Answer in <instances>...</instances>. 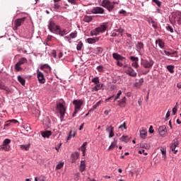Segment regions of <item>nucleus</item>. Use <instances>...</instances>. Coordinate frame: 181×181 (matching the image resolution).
I'll list each match as a JSON object with an SVG mask.
<instances>
[{
	"label": "nucleus",
	"instance_id": "f257e3e1",
	"mask_svg": "<svg viewBox=\"0 0 181 181\" xmlns=\"http://www.w3.org/2000/svg\"><path fill=\"white\" fill-rule=\"evenodd\" d=\"M98 3L100 5V6H103V8H106L109 12H111L112 9H114V4L115 2L111 3L110 0H98Z\"/></svg>",
	"mask_w": 181,
	"mask_h": 181
},
{
	"label": "nucleus",
	"instance_id": "f03ea898",
	"mask_svg": "<svg viewBox=\"0 0 181 181\" xmlns=\"http://www.w3.org/2000/svg\"><path fill=\"white\" fill-rule=\"evenodd\" d=\"M107 28H108V26L105 24L101 25L100 26L95 28L94 30H93L92 31H90V35L92 36H98V35H100V33H104V32H105V30H107Z\"/></svg>",
	"mask_w": 181,
	"mask_h": 181
},
{
	"label": "nucleus",
	"instance_id": "7ed1b4c3",
	"mask_svg": "<svg viewBox=\"0 0 181 181\" xmlns=\"http://www.w3.org/2000/svg\"><path fill=\"white\" fill-rule=\"evenodd\" d=\"M83 103H84V101H83V100H74L73 101V104H74V105H75V107H74L75 110L72 115V117L74 118L77 115V112H78V111H80V108H81V105H83Z\"/></svg>",
	"mask_w": 181,
	"mask_h": 181
},
{
	"label": "nucleus",
	"instance_id": "20e7f679",
	"mask_svg": "<svg viewBox=\"0 0 181 181\" xmlns=\"http://www.w3.org/2000/svg\"><path fill=\"white\" fill-rule=\"evenodd\" d=\"M48 29L52 32V33H59V30H60V26L56 25L54 21H49L48 24Z\"/></svg>",
	"mask_w": 181,
	"mask_h": 181
},
{
	"label": "nucleus",
	"instance_id": "39448f33",
	"mask_svg": "<svg viewBox=\"0 0 181 181\" xmlns=\"http://www.w3.org/2000/svg\"><path fill=\"white\" fill-rule=\"evenodd\" d=\"M57 110L59 112L61 119H63V118H64V114H66V107H64V105H63V103H58L57 105Z\"/></svg>",
	"mask_w": 181,
	"mask_h": 181
},
{
	"label": "nucleus",
	"instance_id": "423d86ee",
	"mask_svg": "<svg viewBox=\"0 0 181 181\" xmlns=\"http://www.w3.org/2000/svg\"><path fill=\"white\" fill-rule=\"evenodd\" d=\"M153 60L149 59H144L141 62V64L144 67V69H152V66L154 64Z\"/></svg>",
	"mask_w": 181,
	"mask_h": 181
},
{
	"label": "nucleus",
	"instance_id": "0eeeda50",
	"mask_svg": "<svg viewBox=\"0 0 181 181\" xmlns=\"http://www.w3.org/2000/svg\"><path fill=\"white\" fill-rule=\"evenodd\" d=\"M37 77L38 78V81L40 84H45L46 83V78H45V75L42 71L37 70Z\"/></svg>",
	"mask_w": 181,
	"mask_h": 181
},
{
	"label": "nucleus",
	"instance_id": "6e6552de",
	"mask_svg": "<svg viewBox=\"0 0 181 181\" xmlns=\"http://www.w3.org/2000/svg\"><path fill=\"white\" fill-rule=\"evenodd\" d=\"M26 21V18L23 17L22 18H18L14 21V29H18L20 26L23 25V23Z\"/></svg>",
	"mask_w": 181,
	"mask_h": 181
},
{
	"label": "nucleus",
	"instance_id": "1a4fd4ad",
	"mask_svg": "<svg viewBox=\"0 0 181 181\" xmlns=\"http://www.w3.org/2000/svg\"><path fill=\"white\" fill-rule=\"evenodd\" d=\"M179 146V140L177 139H175L173 141V144L170 146V149L172 152H173L175 154L177 153V150H176V147Z\"/></svg>",
	"mask_w": 181,
	"mask_h": 181
},
{
	"label": "nucleus",
	"instance_id": "9d476101",
	"mask_svg": "<svg viewBox=\"0 0 181 181\" xmlns=\"http://www.w3.org/2000/svg\"><path fill=\"white\" fill-rule=\"evenodd\" d=\"M126 74L130 76V77H136V71L131 66H128V69L125 71Z\"/></svg>",
	"mask_w": 181,
	"mask_h": 181
},
{
	"label": "nucleus",
	"instance_id": "9b49d317",
	"mask_svg": "<svg viewBox=\"0 0 181 181\" xmlns=\"http://www.w3.org/2000/svg\"><path fill=\"white\" fill-rule=\"evenodd\" d=\"M158 132L160 135V136H165L168 134V129H166V126H160L158 128Z\"/></svg>",
	"mask_w": 181,
	"mask_h": 181
},
{
	"label": "nucleus",
	"instance_id": "f8f14e48",
	"mask_svg": "<svg viewBox=\"0 0 181 181\" xmlns=\"http://www.w3.org/2000/svg\"><path fill=\"white\" fill-rule=\"evenodd\" d=\"M117 105L121 108H125L127 106V97L124 96L121 100H117Z\"/></svg>",
	"mask_w": 181,
	"mask_h": 181
},
{
	"label": "nucleus",
	"instance_id": "ddd939ff",
	"mask_svg": "<svg viewBox=\"0 0 181 181\" xmlns=\"http://www.w3.org/2000/svg\"><path fill=\"white\" fill-rule=\"evenodd\" d=\"M90 12L92 13H94V14H97V13H100V14H103L104 13V8H101V7H94L91 11Z\"/></svg>",
	"mask_w": 181,
	"mask_h": 181
},
{
	"label": "nucleus",
	"instance_id": "4468645a",
	"mask_svg": "<svg viewBox=\"0 0 181 181\" xmlns=\"http://www.w3.org/2000/svg\"><path fill=\"white\" fill-rule=\"evenodd\" d=\"M0 88L1 90H4L6 94H9V93H11V89H9V88H8L7 86H4V82L1 79H0Z\"/></svg>",
	"mask_w": 181,
	"mask_h": 181
},
{
	"label": "nucleus",
	"instance_id": "2eb2a0df",
	"mask_svg": "<svg viewBox=\"0 0 181 181\" xmlns=\"http://www.w3.org/2000/svg\"><path fill=\"white\" fill-rule=\"evenodd\" d=\"M106 131L107 132H109V138H112L114 136V127L112 126H107Z\"/></svg>",
	"mask_w": 181,
	"mask_h": 181
},
{
	"label": "nucleus",
	"instance_id": "dca6fc26",
	"mask_svg": "<svg viewBox=\"0 0 181 181\" xmlns=\"http://www.w3.org/2000/svg\"><path fill=\"white\" fill-rule=\"evenodd\" d=\"M147 22H148V23H151L153 29H158V22L153 21L151 18H148L147 19Z\"/></svg>",
	"mask_w": 181,
	"mask_h": 181
},
{
	"label": "nucleus",
	"instance_id": "f3484780",
	"mask_svg": "<svg viewBox=\"0 0 181 181\" xmlns=\"http://www.w3.org/2000/svg\"><path fill=\"white\" fill-rule=\"evenodd\" d=\"M41 135L42 138H49L52 136V131L47 130L41 132Z\"/></svg>",
	"mask_w": 181,
	"mask_h": 181
},
{
	"label": "nucleus",
	"instance_id": "a211bd4d",
	"mask_svg": "<svg viewBox=\"0 0 181 181\" xmlns=\"http://www.w3.org/2000/svg\"><path fill=\"white\" fill-rule=\"evenodd\" d=\"M99 40H100V37H93V38L90 37L86 40L88 43H89L90 45H93V43H95L96 42H98Z\"/></svg>",
	"mask_w": 181,
	"mask_h": 181
},
{
	"label": "nucleus",
	"instance_id": "6ab92c4d",
	"mask_svg": "<svg viewBox=\"0 0 181 181\" xmlns=\"http://www.w3.org/2000/svg\"><path fill=\"white\" fill-rule=\"evenodd\" d=\"M112 57L113 59H115V60H124V59H125V57L119 55V54L118 53H113L112 54Z\"/></svg>",
	"mask_w": 181,
	"mask_h": 181
},
{
	"label": "nucleus",
	"instance_id": "aec40b11",
	"mask_svg": "<svg viewBox=\"0 0 181 181\" xmlns=\"http://www.w3.org/2000/svg\"><path fill=\"white\" fill-rule=\"evenodd\" d=\"M76 136V132L71 129L69 133V136L66 138V141H70L71 138H74Z\"/></svg>",
	"mask_w": 181,
	"mask_h": 181
},
{
	"label": "nucleus",
	"instance_id": "412c9836",
	"mask_svg": "<svg viewBox=\"0 0 181 181\" xmlns=\"http://www.w3.org/2000/svg\"><path fill=\"white\" fill-rule=\"evenodd\" d=\"M158 43L159 47H160L161 49H163V47H165V42L161 39H158L157 40H156V45H158Z\"/></svg>",
	"mask_w": 181,
	"mask_h": 181
},
{
	"label": "nucleus",
	"instance_id": "4be33fe9",
	"mask_svg": "<svg viewBox=\"0 0 181 181\" xmlns=\"http://www.w3.org/2000/svg\"><path fill=\"white\" fill-rule=\"evenodd\" d=\"M103 88V84L98 83L92 88V91H98Z\"/></svg>",
	"mask_w": 181,
	"mask_h": 181
},
{
	"label": "nucleus",
	"instance_id": "5701e85b",
	"mask_svg": "<svg viewBox=\"0 0 181 181\" xmlns=\"http://www.w3.org/2000/svg\"><path fill=\"white\" fill-rule=\"evenodd\" d=\"M79 170H80V172H84V170H86V161L85 160L81 161V164L79 166Z\"/></svg>",
	"mask_w": 181,
	"mask_h": 181
},
{
	"label": "nucleus",
	"instance_id": "b1692460",
	"mask_svg": "<svg viewBox=\"0 0 181 181\" xmlns=\"http://www.w3.org/2000/svg\"><path fill=\"white\" fill-rule=\"evenodd\" d=\"M0 151H5L6 152H8L11 151V146H6L2 144L0 147Z\"/></svg>",
	"mask_w": 181,
	"mask_h": 181
},
{
	"label": "nucleus",
	"instance_id": "393cba45",
	"mask_svg": "<svg viewBox=\"0 0 181 181\" xmlns=\"http://www.w3.org/2000/svg\"><path fill=\"white\" fill-rule=\"evenodd\" d=\"M147 134H148V132H146V130L144 129L140 130V136L141 138H143V139H145V138H146Z\"/></svg>",
	"mask_w": 181,
	"mask_h": 181
},
{
	"label": "nucleus",
	"instance_id": "a878e982",
	"mask_svg": "<svg viewBox=\"0 0 181 181\" xmlns=\"http://www.w3.org/2000/svg\"><path fill=\"white\" fill-rule=\"evenodd\" d=\"M57 35L64 36V35H67V30L66 29L62 30V28L59 27V30H58V33Z\"/></svg>",
	"mask_w": 181,
	"mask_h": 181
},
{
	"label": "nucleus",
	"instance_id": "bb28decb",
	"mask_svg": "<svg viewBox=\"0 0 181 181\" xmlns=\"http://www.w3.org/2000/svg\"><path fill=\"white\" fill-rule=\"evenodd\" d=\"M144 83V78H140L138 82H136L134 83V87H136L137 88H139L142 86V83Z\"/></svg>",
	"mask_w": 181,
	"mask_h": 181
},
{
	"label": "nucleus",
	"instance_id": "cd10ccee",
	"mask_svg": "<svg viewBox=\"0 0 181 181\" xmlns=\"http://www.w3.org/2000/svg\"><path fill=\"white\" fill-rule=\"evenodd\" d=\"M91 21H93V16H85L83 17V21L86 22L87 23L91 22Z\"/></svg>",
	"mask_w": 181,
	"mask_h": 181
},
{
	"label": "nucleus",
	"instance_id": "c85d7f7f",
	"mask_svg": "<svg viewBox=\"0 0 181 181\" xmlns=\"http://www.w3.org/2000/svg\"><path fill=\"white\" fill-rule=\"evenodd\" d=\"M17 63H18L20 66H22V64H25V63H28V59L25 57H22L20 59V60Z\"/></svg>",
	"mask_w": 181,
	"mask_h": 181
},
{
	"label": "nucleus",
	"instance_id": "c756f323",
	"mask_svg": "<svg viewBox=\"0 0 181 181\" xmlns=\"http://www.w3.org/2000/svg\"><path fill=\"white\" fill-rule=\"evenodd\" d=\"M78 156H80V154H78L77 152H75L72 154V162H76L77 159H78Z\"/></svg>",
	"mask_w": 181,
	"mask_h": 181
},
{
	"label": "nucleus",
	"instance_id": "7c9ffc66",
	"mask_svg": "<svg viewBox=\"0 0 181 181\" xmlns=\"http://www.w3.org/2000/svg\"><path fill=\"white\" fill-rule=\"evenodd\" d=\"M116 146H117V140L115 139L114 141L111 143L107 151H110V149H114V148H115Z\"/></svg>",
	"mask_w": 181,
	"mask_h": 181
},
{
	"label": "nucleus",
	"instance_id": "2f4dec72",
	"mask_svg": "<svg viewBox=\"0 0 181 181\" xmlns=\"http://www.w3.org/2000/svg\"><path fill=\"white\" fill-rule=\"evenodd\" d=\"M20 148L21 149H22V151H29V148H30V144L21 145Z\"/></svg>",
	"mask_w": 181,
	"mask_h": 181
},
{
	"label": "nucleus",
	"instance_id": "473e14b6",
	"mask_svg": "<svg viewBox=\"0 0 181 181\" xmlns=\"http://www.w3.org/2000/svg\"><path fill=\"white\" fill-rule=\"evenodd\" d=\"M174 69H175V66L173 65L167 66V70H168V71H170L171 74H173V73H175Z\"/></svg>",
	"mask_w": 181,
	"mask_h": 181
},
{
	"label": "nucleus",
	"instance_id": "72a5a7b5",
	"mask_svg": "<svg viewBox=\"0 0 181 181\" xmlns=\"http://www.w3.org/2000/svg\"><path fill=\"white\" fill-rule=\"evenodd\" d=\"M120 141H122V142H125L127 144V142H128L129 141V136L123 135L120 138Z\"/></svg>",
	"mask_w": 181,
	"mask_h": 181
},
{
	"label": "nucleus",
	"instance_id": "f704fd0d",
	"mask_svg": "<svg viewBox=\"0 0 181 181\" xmlns=\"http://www.w3.org/2000/svg\"><path fill=\"white\" fill-rule=\"evenodd\" d=\"M87 144H88L87 142H84L81 146V151L83 152V156L86 155V146H87Z\"/></svg>",
	"mask_w": 181,
	"mask_h": 181
},
{
	"label": "nucleus",
	"instance_id": "c9c22d12",
	"mask_svg": "<svg viewBox=\"0 0 181 181\" xmlns=\"http://www.w3.org/2000/svg\"><path fill=\"white\" fill-rule=\"evenodd\" d=\"M164 53L166 56H172L173 54H177V51H173L170 52L169 51L164 50Z\"/></svg>",
	"mask_w": 181,
	"mask_h": 181
},
{
	"label": "nucleus",
	"instance_id": "e433bc0d",
	"mask_svg": "<svg viewBox=\"0 0 181 181\" xmlns=\"http://www.w3.org/2000/svg\"><path fill=\"white\" fill-rule=\"evenodd\" d=\"M18 81H19V83H21V84L22 86H25V78H22V76H18Z\"/></svg>",
	"mask_w": 181,
	"mask_h": 181
},
{
	"label": "nucleus",
	"instance_id": "4c0bfd02",
	"mask_svg": "<svg viewBox=\"0 0 181 181\" xmlns=\"http://www.w3.org/2000/svg\"><path fill=\"white\" fill-rule=\"evenodd\" d=\"M136 48L138 49V50H142V49L144 48V42H138L136 45Z\"/></svg>",
	"mask_w": 181,
	"mask_h": 181
},
{
	"label": "nucleus",
	"instance_id": "58836bf2",
	"mask_svg": "<svg viewBox=\"0 0 181 181\" xmlns=\"http://www.w3.org/2000/svg\"><path fill=\"white\" fill-rule=\"evenodd\" d=\"M122 95V91L119 90L117 94L115 96L114 101H117V100H119V97Z\"/></svg>",
	"mask_w": 181,
	"mask_h": 181
},
{
	"label": "nucleus",
	"instance_id": "ea45409f",
	"mask_svg": "<svg viewBox=\"0 0 181 181\" xmlns=\"http://www.w3.org/2000/svg\"><path fill=\"white\" fill-rule=\"evenodd\" d=\"M161 153L163 154V158L165 160L166 159V148H160Z\"/></svg>",
	"mask_w": 181,
	"mask_h": 181
},
{
	"label": "nucleus",
	"instance_id": "a19ab883",
	"mask_svg": "<svg viewBox=\"0 0 181 181\" xmlns=\"http://www.w3.org/2000/svg\"><path fill=\"white\" fill-rule=\"evenodd\" d=\"M140 148H144V149H149V148H151V146H149V144H148L141 143Z\"/></svg>",
	"mask_w": 181,
	"mask_h": 181
},
{
	"label": "nucleus",
	"instance_id": "79ce46f5",
	"mask_svg": "<svg viewBox=\"0 0 181 181\" xmlns=\"http://www.w3.org/2000/svg\"><path fill=\"white\" fill-rule=\"evenodd\" d=\"M83 42L81 41H79L76 45V49L80 51L81 50V48L83 47Z\"/></svg>",
	"mask_w": 181,
	"mask_h": 181
},
{
	"label": "nucleus",
	"instance_id": "37998d69",
	"mask_svg": "<svg viewBox=\"0 0 181 181\" xmlns=\"http://www.w3.org/2000/svg\"><path fill=\"white\" fill-rule=\"evenodd\" d=\"M92 83H94L95 85L100 83V78L95 77L92 79Z\"/></svg>",
	"mask_w": 181,
	"mask_h": 181
},
{
	"label": "nucleus",
	"instance_id": "c03bdc74",
	"mask_svg": "<svg viewBox=\"0 0 181 181\" xmlns=\"http://www.w3.org/2000/svg\"><path fill=\"white\" fill-rule=\"evenodd\" d=\"M9 144H11V139H6L3 141V145H6V146H10Z\"/></svg>",
	"mask_w": 181,
	"mask_h": 181
},
{
	"label": "nucleus",
	"instance_id": "a18cd8bd",
	"mask_svg": "<svg viewBox=\"0 0 181 181\" xmlns=\"http://www.w3.org/2000/svg\"><path fill=\"white\" fill-rule=\"evenodd\" d=\"M15 70L16 71H21V70H22V67L18 62L15 65Z\"/></svg>",
	"mask_w": 181,
	"mask_h": 181
},
{
	"label": "nucleus",
	"instance_id": "49530a36",
	"mask_svg": "<svg viewBox=\"0 0 181 181\" xmlns=\"http://www.w3.org/2000/svg\"><path fill=\"white\" fill-rule=\"evenodd\" d=\"M152 2L156 4V5H157V6H158L159 8H160L162 5V2H160L159 0H152Z\"/></svg>",
	"mask_w": 181,
	"mask_h": 181
},
{
	"label": "nucleus",
	"instance_id": "de8ad7c7",
	"mask_svg": "<svg viewBox=\"0 0 181 181\" xmlns=\"http://www.w3.org/2000/svg\"><path fill=\"white\" fill-rule=\"evenodd\" d=\"M69 37H71V39H74V38L77 37V31H74V33H71L69 35Z\"/></svg>",
	"mask_w": 181,
	"mask_h": 181
},
{
	"label": "nucleus",
	"instance_id": "09e8293b",
	"mask_svg": "<svg viewBox=\"0 0 181 181\" xmlns=\"http://www.w3.org/2000/svg\"><path fill=\"white\" fill-rule=\"evenodd\" d=\"M130 60H132V62H139V58L136 57L131 56Z\"/></svg>",
	"mask_w": 181,
	"mask_h": 181
},
{
	"label": "nucleus",
	"instance_id": "8fccbe9b",
	"mask_svg": "<svg viewBox=\"0 0 181 181\" xmlns=\"http://www.w3.org/2000/svg\"><path fill=\"white\" fill-rule=\"evenodd\" d=\"M176 112H177V103H176V105L173 108V115H176Z\"/></svg>",
	"mask_w": 181,
	"mask_h": 181
},
{
	"label": "nucleus",
	"instance_id": "3c124183",
	"mask_svg": "<svg viewBox=\"0 0 181 181\" xmlns=\"http://www.w3.org/2000/svg\"><path fill=\"white\" fill-rule=\"evenodd\" d=\"M64 165V163L61 162V163H58L56 166V169H62V168H63Z\"/></svg>",
	"mask_w": 181,
	"mask_h": 181
},
{
	"label": "nucleus",
	"instance_id": "603ef678",
	"mask_svg": "<svg viewBox=\"0 0 181 181\" xmlns=\"http://www.w3.org/2000/svg\"><path fill=\"white\" fill-rule=\"evenodd\" d=\"M100 104H101V100L96 103V104L93 106V110H96L98 107H100Z\"/></svg>",
	"mask_w": 181,
	"mask_h": 181
},
{
	"label": "nucleus",
	"instance_id": "864d4df0",
	"mask_svg": "<svg viewBox=\"0 0 181 181\" xmlns=\"http://www.w3.org/2000/svg\"><path fill=\"white\" fill-rule=\"evenodd\" d=\"M7 122H11V124H19V122L17 119H10Z\"/></svg>",
	"mask_w": 181,
	"mask_h": 181
},
{
	"label": "nucleus",
	"instance_id": "5fc2aeb1",
	"mask_svg": "<svg viewBox=\"0 0 181 181\" xmlns=\"http://www.w3.org/2000/svg\"><path fill=\"white\" fill-rule=\"evenodd\" d=\"M132 66V67H134V69H138V67H139V64H138V62H133Z\"/></svg>",
	"mask_w": 181,
	"mask_h": 181
},
{
	"label": "nucleus",
	"instance_id": "6e6d98bb",
	"mask_svg": "<svg viewBox=\"0 0 181 181\" xmlns=\"http://www.w3.org/2000/svg\"><path fill=\"white\" fill-rule=\"evenodd\" d=\"M96 69H97L98 71H99L100 73H101L104 70V67L101 65L97 66Z\"/></svg>",
	"mask_w": 181,
	"mask_h": 181
},
{
	"label": "nucleus",
	"instance_id": "4d7b16f0",
	"mask_svg": "<svg viewBox=\"0 0 181 181\" xmlns=\"http://www.w3.org/2000/svg\"><path fill=\"white\" fill-rule=\"evenodd\" d=\"M54 8L56 9V11H57L58 9H60V4L55 3L54 4Z\"/></svg>",
	"mask_w": 181,
	"mask_h": 181
},
{
	"label": "nucleus",
	"instance_id": "13d9d810",
	"mask_svg": "<svg viewBox=\"0 0 181 181\" xmlns=\"http://www.w3.org/2000/svg\"><path fill=\"white\" fill-rule=\"evenodd\" d=\"M167 30H169V32H170V33H173V28H172V26L168 25L166 27Z\"/></svg>",
	"mask_w": 181,
	"mask_h": 181
},
{
	"label": "nucleus",
	"instance_id": "bf43d9fd",
	"mask_svg": "<svg viewBox=\"0 0 181 181\" xmlns=\"http://www.w3.org/2000/svg\"><path fill=\"white\" fill-rule=\"evenodd\" d=\"M68 2H69V4H71V5L77 4V0H68Z\"/></svg>",
	"mask_w": 181,
	"mask_h": 181
},
{
	"label": "nucleus",
	"instance_id": "052dcab7",
	"mask_svg": "<svg viewBox=\"0 0 181 181\" xmlns=\"http://www.w3.org/2000/svg\"><path fill=\"white\" fill-rule=\"evenodd\" d=\"M38 180H40V181H46V177L43 175H40L38 178Z\"/></svg>",
	"mask_w": 181,
	"mask_h": 181
},
{
	"label": "nucleus",
	"instance_id": "680f3d73",
	"mask_svg": "<svg viewBox=\"0 0 181 181\" xmlns=\"http://www.w3.org/2000/svg\"><path fill=\"white\" fill-rule=\"evenodd\" d=\"M115 31L118 32V33H121V34L124 33V29H122V28H119L117 30H115Z\"/></svg>",
	"mask_w": 181,
	"mask_h": 181
},
{
	"label": "nucleus",
	"instance_id": "e2e57ef3",
	"mask_svg": "<svg viewBox=\"0 0 181 181\" xmlns=\"http://www.w3.org/2000/svg\"><path fill=\"white\" fill-rule=\"evenodd\" d=\"M153 132H154V130H153V126H150V127H149V129H148V132L150 133V134H153Z\"/></svg>",
	"mask_w": 181,
	"mask_h": 181
},
{
	"label": "nucleus",
	"instance_id": "0e129e2a",
	"mask_svg": "<svg viewBox=\"0 0 181 181\" xmlns=\"http://www.w3.org/2000/svg\"><path fill=\"white\" fill-rule=\"evenodd\" d=\"M139 153H140L141 155H142V153H144V155H148V153H145V150H144V149L140 150L139 151Z\"/></svg>",
	"mask_w": 181,
	"mask_h": 181
},
{
	"label": "nucleus",
	"instance_id": "69168bd1",
	"mask_svg": "<svg viewBox=\"0 0 181 181\" xmlns=\"http://www.w3.org/2000/svg\"><path fill=\"white\" fill-rule=\"evenodd\" d=\"M64 39H66V40H68V42H69V43H71V39H70V36H65Z\"/></svg>",
	"mask_w": 181,
	"mask_h": 181
},
{
	"label": "nucleus",
	"instance_id": "338daca9",
	"mask_svg": "<svg viewBox=\"0 0 181 181\" xmlns=\"http://www.w3.org/2000/svg\"><path fill=\"white\" fill-rule=\"evenodd\" d=\"M170 117V111H168L166 115H165V118L168 119Z\"/></svg>",
	"mask_w": 181,
	"mask_h": 181
},
{
	"label": "nucleus",
	"instance_id": "774afa93",
	"mask_svg": "<svg viewBox=\"0 0 181 181\" xmlns=\"http://www.w3.org/2000/svg\"><path fill=\"white\" fill-rule=\"evenodd\" d=\"M52 57L56 58V50H53V51H52Z\"/></svg>",
	"mask_w": 181,
	"mask_h": 181
}]
</instances>
